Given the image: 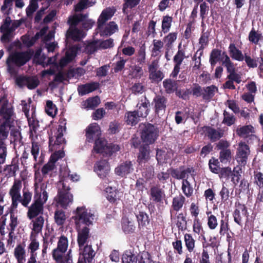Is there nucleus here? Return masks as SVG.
Instances as JSON below:
<instances>
[{"mask_svg":"<svg viewBox=\"0 0 263 263\" xmlns=\"http://www.w3.org/2000/svg\"><path fill=\"white\" fill-rule=\"evenodd\" d=\"M122 263H137V256L130 251H126L123 254L122 258Z\"/></svg>","mask_w":263,"mask_h":263,"instance_id":"864d4df0","label":"nucleus"},{"mask_svg":"<svg viewBox=\"0 0 263 263\" xmlns=\"http://www.w3.org/2000/svg\"><path fill=\"white\" fill-rule=\"evenodd\" d=\"M223 115V119L222 123L228 126H230L235 124L236 120L235 116L233 114H231L226 110H224Z\"/></svg>","mask_w":263,"mask_h":263,"instance_id":"603ef678","label":"nucleus"},{"mask_svg":"<svg viewBox=\"0 0 263 263\" xmlns=\"http://www.w3.org/2000/svg\"><path fill=\"white\" fill-rule=\"evenodd\" d=\"M95 171L100 177H105L110 171L108 162L105 160L97 162L95 165Z\"/></svg>","mask_w":263,"mask_h":263,"instance_id":"aec40b11","label":"nucleus"},{"mask_svg":"<svg viewBox=\"0 0 263 263\" xmlns=\"http://www.w3.org/2000/svg\"><path fill=\"white\" fill-rule=\"evenodd\" d=\"M182 190L183 193L187 197H190L193 192V187L189 181L186 179H184L182 181Z\"/></svg>","mask_w":263,"mask_h":263,"instance_id":"69168bd1","label":"nucleus"},{"mask_svg":"<svg viewBox=\"0 0 263 263\" xmlns=\"http://www.w3.org/2000/svg\"><path fill=\"white\" fill-rule=\"evenodd\" d=\"M41 193H39L35 189L34 195V200L31 205L28 207L27 213V217L29 219H32L43 214L44 205L43 203L41 202Z\"/></svg>","mask_w":263,"mask_h":263,"instance_id":"423d86ee","label":"nucleus"},{"mask_svg":"<svg viewBox=\"0 0 263 263\" xmlns=\"http://www.w3.org/2000/svg\"><path fill=\"white\" fill-rule=\"evenodd\" d=\"M185 201V197L182 195L174 197L172 201V208L176 212L179 211L183 206Z\"/></svg>","mask_w":263,"mask_h":263,"instance_id":"79ce46f5","label":"nucleus"},{"mask_svg":"<svg viewBox=\"0 0 263 263\" xmlns=\"http://www.w3.org/2000/svg\"><path fill=\"white\" fill-rule=\"evenodd\" d=\"M65 156V151L63 149L55 151L50 155L48 162L45 164L41 169L43 176H46L50 172L53 171L57 166H59V175L61 177L60 183L64 181L66 176V166L61 163L62 159Z\"/></svg>","mask_w":263,"mask_h":263,"instance_id":"f03ea898","label":"nucleus"},{"mask_svg":"<svg viewBox=\"0 0 263 263\" xmlns=\"http://www.w3.org/2000/svg\"><path fill=\"white\" fill-rule=\"evenodd\" d=\"M136 62L140 65H143L145 62L146 47L144 45L140 47L136 54Z\"/></svg>","mask_w":263,"mask_h":263,"instance_id":"a18cd8bd","label":"nucleus"},{"mask_svg":"<svg viewBox=\"0 0 263 263\" xmlns=\"http://www.w3.org/2000/svg\"><path fill=\"white\" fill-rule=\"evenodd\" d=\"M98 87V83L92 82L79 86L78 91L79 94L83 96L96 90Z\"/></svg>","mask_w":263,"mask_h":263,"instance_id":"c756f323","label":"nucleus"},{"mask_svg":"<svg viewBox=\"0 0 263 263\" xmlns=\"http://www.w3.org/2000/svg\"><path fill=\"white\" fill-rule=\"evenodd\" d=\"M232 158V152L230 149L220 151L219 159L222 163L230 162Z\"/></svg>","mask_w":263,"mask_h":263,"instance_id":"4d7b16f0","label":"nucleus"},{"mask_svg":"<svg viewBox=\"0 0 263 263\" xmlns=\"http://www.w3.org/2000/svg\"><path fill=\"white\" fill-rule=\"evenodd\" d=\"M262 37L261 33L252 28L249 34L248 39L250 42L257 44Z\"/></svg>","mask_w":263,"mask_h":263,"instance_id":"bf43d9fd","label":"nucleus"},{"mask_svg":"<svg viewBox=\"0 0 263 263\" xmlns=\"http://www.w3.org/2000/svg\"><path fill=\"white\" fill-rule=\"evenodd\" d=\"M140 0H124L122 11L124 14H128L129 10L137 6Z\"/></svg>","mask_w":263,"mask_h":263,"instance_id":"09e8293b","label":"nucleus"},{"mask_svg":"<svg viewBox=\"0 0 263 263\" xmlns=\"http://www.w3.org/2000/svg\"><path fill=\"white\" fill-rule=\"evenodd\" d=\"M149 73V78L153 82H159L161 81L164 77L163 72L159 70L153 71Z\"/></svg>","mask_w":263,"mask_h":263,"instance_id":"774afa93","label":"nucleus"},{"mask_svg":"<svg viewBox=\"0 0 263 263\" xmlns=\"http://www.w3.org/2000/svg\"><path fill=\"white\" fill-rule=\"evenodd\" d=\"M150 200L156 203L161 202L165 196L164 191L158 185L152 186L149 191Z\"/></svg>","mask_w":263,"mask_h":263,"instance_id":"a211bd4d","label":"nucleus"},{"mask_svg":"<svg viewBox=\"0 0 263 263\" xmlns=\"http://www.w3.org/2000/svg\"><path fill=\"white\" fill-rule=\"evenodd\" d=\"M30 239L31 242L28 246V249L30 251V255L36 256L35 251L39 249L40 243L36 240L35 236L33 234V232L31 233Z\"/></svg>","mask_w":263,"mask_h":263,"instance_id":"ea45409f","label":"nucleus"},{"mask_svg":"<svg viewBox=\"0 0 263 263\" xmlns=\"http://www.w3.org/2000/svg\"><path fill=\"white\" fill-rule=\"evenodd\" d=\"M139 130L141 139L145 145L153 144L159 136L158 128L150 123L141 124Z\"/></svg>","mask_w":263,"mask_h":263,"instance_id":"20e7f679","label":"nucleus"},{"mask_svg":"<svg viewBox=\"0 0 263 263\" xmlns=\"http://www.w3.org/2000/svg\"><path fill=\"white\" fill-rule=\"evenodd\" d=\"M94 3L89 0H80L79 2L74 6V10L76 12H80L84 9L91 7Z\"/></svg>","mask_w":263,"mask_h":263,"instance_id":"e2e57ef3","label":"nucleus"},{"mask_svg":"<svg viewBox=\"0 0 263 263\" xmlns=\"http://www.w3.org/2000/svg\"><path fill=\"white\" fill-rule=\"evenodd\" d=\"M101 34L106 36H110L118 30V27L117 24L114 22H110L109 23L98 27Z\"/></svg>","mask_w":263,"mask_h":263,"instance_id":"5701e85b","label":"nucleus"},{"mask_svg":"<svg viewBox=\"0 0 263 263\" xmlns=\"http://www.w3.org/2000/svg\"><path fill=\"white\" fill-rule=\"evenodd\" d=\"M163 86L165 89V91L169 94L173 93L178 87L176 81L170 79H165L163 82Z\"/></svg>","mask_w":263,"mask_h":263,"instance_id":"e433bc0d","label":"nucleus"},{"mask_svg":"<svg viewBox=\"0 0 263 263\" xmlns=\"http://www.w3.org/2000/svg\"><path fill=\"white\" fill-rule=\"evenodd\" d=\"M254 133V127L251 125L243 126L237 128L236 129V134L239 136L244 138L249 137H255V136L253 135Z\"/></svg>","mask_w":263,"mask_h":263,"instance_id":"cd10ccee","label":"nucleus"},{"mask_svg":"<svg viewBox=\"0 0 263 263\" xmlns=\"http://www.w3.org/2000/svg\"><path fill=\"white\" fill-rule=\"evenodd\" d=\"M136 227L134 221L129 218L124 217L122 219V229L123 231L127 234L132 233L135 231Z\"/></svg>","mask_w":263,"mask_h":263,"instance_id":"473e14b6","label":"nucleus"},{"mask_svg":"<svg viewBox=\"0 0 263 263\" xmlns=\"http://www.w3.org/2000/svg\"><path fill=\"white\" fill-rule=\"evenodd\" d=\"M80 248V255L82 256V259L79 258L77 263H91L96 255V252L92 248L90 244Z\"/></svg>","mask_w":263,"mask_h":263,"instance_id":"9d476101","label":"nucleus"},{"mask_svg":"<svg viewBox=\"0 0 263 263\" xmlns=\"http://www.w3.org/2000/svg\"><path fill=\"white\" fill-rule=\"evenodd\" d=\"M228 49L230 58L237 61H243L244 55L242 51L238 49L234 43H231Z\"/></svg>","mask_w":263,"mask_h":263,"instance_id":"c85d7f7f","label":"nucleus"},{"mask_svg":"<svg viewBox=\"0 0 263 263\" xmlns=\"http://www.w3.org/2000/svg\"><path fill=\"white\" fill-rule=\"evenodd\" d=\"M184 242L187 250L192 252L194 251L195 246V240L190 234H185L184 236Z\"/></svg>","mask_w":263,"mask_h":263,"instance_id":"6e6d98bb","label":"nucleus"},{"mask_svg":"<svg viewBox=\"0 0 263 263\" xmlns=\"http://www.w3.org/2000/svg\"><path fill=\"white\" fill-rule=\"evenodd\" d=\"M222 58L221 59L222 65L226 68L228 76H241V75L236 72V66L232 61L230 57L227 54L223 52L222 53Z\"/></svg>","mask_w":263,"mask_h":263,"instance_id":"2eb2a0df","label":"nucleus"},{"mask_svg":"<svg viewBox=\"0 0 263 263\" xmlns=\"http://www.w3.org/2000/svg\"><path fill=\"white\" fill-rule=\"evenodd\" d=\"M164 43L160 40L154 39L152 42L151 57L160 58L162 54Z\"/></svg>","mask_w":263,"mask_h":263,"instance_id":"a878e982","label":"nucleus"},{"mask_svg":"<svg viewBox=\"0 0 263 263\" xmlns=\"http://www.w3.org/2000/svg\"><path fill=\"white\" fill-rule=\"evenodd\" d=\"M134 165L132 161L127 160L119 164L115 169V173L121 177H126V176L133 172Z\"/></svg>","mask_w":263,"mask_h":263,"instance_id":"4468645a","label":"nucleus"},{"mask_svg":"<svg viewBox=\"0 0 263 263\" xmlns=\"http://www.w3.org/2000/svg\"><path fill=\"white\" fill-rule=\"evenodd\" d=\"M80 48L81 47L79 44L70 46L68 49L67 48V64L74 59Z\"/></svg>","mask_w":263,"mask_h":263,"instance_id":"4c0bfd02","label":"nucleus"},{"mask_svg":"<svg viewBox=\"0 0 263 263\" xmlns=\"http://www.w3.org/2000/svg\"><path fill=\"white\" fill-rule=\"evenodd\" d=\"M33 51L27 50L25 51H15L10 54L9 61L12 62L17 67H21L25 65L31 59Z\"/></svg>","mask_w":263,"mask_h":263,"instance_id":"0eeeda50","label":"nucleus"},{"mask_svg":"<svg viewBox=\"0 0 263 263\" xmlns=\"http://www.w3.org/2000/svg\"><path fill=\"white\" fill-rule=\"evenodd\" d=\"M136 216L140 228L146 227L149 224L150 219L146 213L139 212Z\"/></svg>","mask_w":263,"mask_h":263,"instance_id":"58836bf2","label":"nucleus"},{"mask_svg":"<svg viewBox=\"0 0 263 263\" xmlns=\"http://www.w3.org/2000/svg\"><path fill=\"white\" fill-rule=\"evenodd\" d=\"M107 141L102 138H98L96 140L95 145L92 151V153L95 152L96 153H102L104 155L106 149L107 147Z\"/></svg>","mask_w":263,"mask_h":263,"instance_id":"f704fd0d","label":"nucleus"},{"mask_svg":"<svg viewBox=\"0 0 263 263\" xmlns=\"http://www.w3.org/2000/svg\"><path fill=\"white\" fill-rule=\"evenodd\" d=\"M52 256L55 263H66V236L62 235L57 247L52 251Z\"/></svg>","mask_w":263,"mask_h":263,"instance_id":"6e6552de","label":"nucleus"},{"mask_svg":"<svg viewBox=\"0 0 263 263\" xmlns=\"http://www.w3.org/2000/svg\"><path fill=\"white\" fill-rule=\"evenodd\" d=\"M60 118L59 122L62 124L58 125L57 131L55 134V140L53 137H50L49 139V147L50 149H54L55 151L63 149L65 148L66 140L64 136V133L66 132V122L62 123Z\"/></svg>","mask_w":263,"mask_h":263,"instance_id":"39448f33","label":"nucleus"},{"mask_svg":"<svg viewBox=\"0 0 263 263\" xmlns=\"http://www.w3.org/2000/svg\"><path fill=\"white\" fill-rule=\"evenodd\" d=\"M18 170V165L17 164H11L6 165L3 170L0 165V175L4 178H9L11 177L15 176L16 172Z\"/></svg>","mask_w":263,"mask_h":263,"instance_id":"412c9836","label":"nucleus"},{"mask_svg":"<svg viewBox=\"0 0 263 263\" xmlns=\"http://www.w3.org/2000/svg\"><path fill=\"white\" fill-rule=\"evenodd\" d=\"M95 215L90 211L88 212L85 207H78L76 212V223L78 230V243L79 247L89 243L90 238L89 229L86 226L81 228V224H91Z\"/></svg>","mask_w":263,"mask_h":263,"instance_id":"f257e3e1","label":"nucleus"},{"mask_svg":"<svg viewBox=\"0 0 263 263\" xmlns=\"http://www.w3.org/2000/svg\"><path fill=\"white\" fill-rule=\"evenodd\" d=\"M100 103V99L98 96L93 98H90L87 99L84 102L83 105L88 109H94L97 107Z\"/></svg>","mask_w":263,"mask_h":263,"instance_id":"49530a36","label":"nucleus"},{"mask_svg":"<svg viewBox=\"0 0 263 263\" xmlns=\"http://www.w3.org/2000/svg\"><path fill=\"white\" fill-rule=\"evenodd\" d=\"M209 166L211 171L215 174H218L221 168L219 161L214 157L210 159Z\"/></svg>","mask_w":263,"mask_h":263,"instance_id":"052dcab7","label":"nucleus"},{"mask_svg":"<svg viewBox=\"0 0 263 263\" xmlns=\"http://www.w3.org/2000/svg\"><path fill=\"white\" fill-rule=\"evenodd\" d=\"M150 159L149 147L147 145H142L139 148L137 157V162L139 164L146 163Z\"/></svg>","mask_w":263,"mask_h":263,"instance_id":"393cba45","label":"nucleus"},{"mask_svg":"<svg viewBox=\"0 0 263 263\" xmlns=\"http://www.w3.org/2000/svg\"><path fill=\"white\" fill-rule=\"evenodd\" d=\"M137 258L138 263H152V262L150 254L145 251L140 253L137 256Z\"/></svg>","mask_w":263,"mask_h":263,"instance_id":"338daca9","label":"nucleus"},{"mask_svg":"<svg viewBox=\"0 0 263 263\" xmlns=\"http://www.w3.org/2000/svg\"><path fill=\"white\" fill-rule=\"evenodd\" d=\"M22 186V181L19 179H15L13 184L9 191L10 196L21 197L20 191Z\"/></svg>","mask_w":263,"mask_h":263,"instance_id":"a19ab883","label":"nucleus"},{"mask_svg":"<svg viewBox=\"0 0 263 263\" xmlns=\"http://www.w3.org/2000/svg\"><path fill=\"white\" fill-rule=\"evenodd\" d=\"M218 88L214 85L203 88L202 98L205 101H210L215 93L218 91Z\"/></svg>","mask_w":263,"mask_h":263,"instance_id":"2f4dec72","label":"nucleus"},{"mask_svg":"<svg viewBox=\"0 0 263 263\" xmlns=\"http://www.w3.org/2000/svg\"><path fill=\"white\" fill-rule=\"evenodd\" d=\"M227 76V78L228 79L223 84V87L224 89H235L236 88L234 85V82L237 84L240 83L241 82V76Z\"/></svg>","mask_w":263,"mask_h":263,"instance_id":"c9c22d12","label":"nucleus"},{"mask_svg":"<svg viewBox=\"0 0 263 263\" xmlns=\"http://www.w3.org/2000/svg\"><path fill=\"white\" fill-rule=\"evenodd\" d=\"M46 113L49 116L53 118L57 114L58 109L52 101L47 100L45 107Z\"/></svg>","mask_w":263,"mask_h":263,"instance_id":"de8ad7c7","label":"nucleus"},{"mask_svg":"<svg viewBox=\"0 0 263 263\" xmlns=\"http://www.w3.org/2000/svg\"><path fill=\"white\" fill-rule=\"evenodd\" d=\"M221 55V51L218 49H214L212 50L209 61L212 67L215 66L218 61L220 60V57Z\"/></svg>","mask_w":263,"mask_h":263,"instance_id":"5fc2aeb1","label":"nucleus"},{"mask_svg":"<svg viewBox=\"0 0 263 263\" xmlns=\"http://www.w3.org/2000/svg\"><path fill=\"white\" fill-rule=\"evenodd\" d=\"M126 122L128 125H134L139 121V117L136 111H130L125 115Z\"/></svg>","mask_w":263,"mask_h":263,"instance_id":"8fccbe9b","label":"nucleus"},{"mask_svg":"<svg viewBox=\"0 0 263 263\" xmlns=\"http://www.w3.org/2000/svg\"><path fill=\"white\" fill-rule=\"evenodd\" d=\"M167 99L161 95H157L153 99L152 105L154 106L155 112L158 116L164 114L167 106Z\"/></svg>","mask_w":263,"mask_h":263,"instance_id":"9b49d317","label":"nucleus"},{"mask_svg":"<svg viewBox=\"0 0 263 263\" xmlns=\"http://www.w3.org/2000/svg\"><path fill=\"white\" fill-rule=\"evenodd\" d=\"M142 177L145 181L152 179L154 175V168L152 165H146L142 172Z\"/></svg>","mask_w":263,"mask_h":263,"instance_id":"3c124183","label":"nucleus"},{"mask_svg":"<svg viewBox=\"0 0 263 263\" xmlns=\"http://www.w3.org/2000/svg\"><path fill=\"white\" fill-rule=\"evenodd\" d=\"M13 114L12 107L9 106L8 101H5L0 108V116L5 120L6 122L10 121Z\"/></svg>","mask_w":263,"mask_h":263,"instance_id":"b1692460","label":"nucleus"},{"mask_svg":"<svg viewBox=\"0 0 263 263\" xmlns=\"http://www.w3.org/2000/svg\"><path fill=\"white\" fill-rule=\"evenodd\" d=\"M88 17V14H74L69 16L67 23L69 25L67 30V39L71 38L74 41H80L82 31L78 28V25Z\"/></svg>","mask_w":263,"mask_h":263,"instance_id":"7ed1b4c3","label":"nucleus"},{"mask_svg":"<svg viewBox=\"0 0 263 263\" xmlns=\"http://www.w3.org/2000/svg\"><path fill=\"white\" fill-rule=\"evenodd\" d=\"M44 222V219L42 216L36 217L35 221L33 222V223L32 230L34 231V232L36 233V234H38L40 232L42 231Z\"/></svg>","mask_w":263,"mask_h":263,"instance_id":"680f3d73","label":"nucleus"},{"mask_svg":"<svg viewBox=\"0 0 263 263\" xmlns=\"http://www.w3.org/2000/svg\"><path fill=\"white\" fill-rule=\"evenodd\" d=\"M115 13V10L110 7L104 9L97 21V27H102L106 24V22L111 19Z\"/></svg>","mask_w":263,"mask_h":263,"instance_id":"6ab92c4d","label":"nucleus"},{"mask_svg":"<svg viewBox=\"0 0 263 263\" xmlns=\"http://www.w3.org/2000/svg\"><path fill=\"white\" fill-rule=\"evenodd\" d=\"M208 215V226L210 229L214 230L218 226V220L217 217L212 214L211 212L206 213Z\"/></svg>","mask_w":263,"mask_h":263,"instance_id":"0e129e2a","label":"nucleus"},{"mask_svg":"<svg viewBox=\"0 0 263 263\" xmlns=\"http://www.w3.org/2000/svg\"><path fill=\"white\" fill-rule=\"evenodd\" d=\"M62 182V188L59 189L58 194L54 198L56 206H60L63 209H66V188L64 181Z\"/></svg>","mask_w":263,"mask_h":263,"instance_id":"4be33fe9","label":"nucleus"},{"mask_svg":"<svg viewBox=\"0 0 263 263\" xmlns=\"http://www.w3.org/2000/svg\"><path fill=\"white\" fill-rule=\"evenodd\" d=\"M150 103L146 97H142L137 104V110L136 111L139 117H146L149 112Z\"/></svg>","mask_w":263,"mask_h":263,"instance_id":"f3484780","label":"nucleus"},{"mask_svg":"<svg viewBox=\"0 0 263 263\" xmlns=\"http://www.w3.org/2000/svg\"><path fill=\"white\" fill-rule=\"evenodd\" d=\"M173 18L168 15L164 16L162 21V31L166 33L170 31Z\"/></svg>","mask_w":263,"mask_h":263,"instance_id":"13d9d810","label":"nucleus"},{"mask_svg":"<svg viewBox=\"0 0 263 263\" xmlns=\"http://www.w3.org/2000/svg\"><path fill=\"white\" fill-rule=\"evenodd\" d=\"M177 33L171 32L164 37L163 42L165 44V49L171 50L173 47L174 43L177 39Z\"/></svg>","mask_w":263,"mask_h":263,"instance_id":"72a5a7b5","label":"nucleus"},{"mask_svg":"<svg viewBox=\"0 0 263 263\" xmlns=\"http://www.w3.org/2000/svg\"><path fill=\"white\" fill-rule=\"evenodd\" d=\"M193 172V168L188 167L183 169V167H180L179 170L172 169L171 173L172 177L177 179H183L188 176V174Z\"/></svg>","mask_w":263,"mask_h":263,"instance_id":"bb28decb","label":"nucleus"},{"mask_svg":"<svg viewBox=\"0 0 263 263\" xmlns=\"http://www.w3.org/2000/svg\"><path fill=\"white\" fill-rule=\"evenodd\" d=\"M250 152L249 146L245 142H239L236 149L235 159L239 165L245 166L247 164Z\"/></svg>","mask_w":263,"mask_h":263,"instance_id":"1a4fd4ad","label":"nucleus"},{"mask_svg":"<svg viewBox=\"0 0 263 263\" xmlns=\"http://www.w3.org/2000/svg\"><path fill=\"white\" fill-rule=\"evenodd\" d=\"M235 207L233 214L234 220L239 226H242L243 217L248 216L247 208L245 204L240 202L236 203Z\"/></svg>","mask_w":263,"mask_h":263,"instance_id":"f8f14e48","label":"nucleus"},{"mask_svg":"<svg viewBox=\"0 0 263 263\" xmlns=\"http://www.w3.org/2000/svg\"><path fill=\"white\" fill-rule=\"evenodd\" d=\"M14 255L18 263H23L25 259V250L21 245H18L14 249Z\"/></svg>","mask_w":263,"mask_h":263,"instance_id":"37998d69","label":"nucleus"},{"mask_svg":"<svg viewBox=\"0 0 263 263\" xmlns=\"http://www.w3.org/2000/svg\"><path fill=\"white\" fill-rule=\"evenodd\" d=\"M180 47L181 44H179L178 46V50L173 58L174 67L171 74L173 78H176L177 77L180 71L181 65L184 59L186 58L184 51L181 49Z\"/></svg>","mask_w":263,"mask_h":263,"instance_id":"ddd939ff","label":"nucleus"},{"mask_svg":"<svg viewBox=\"0 0 263 263\" xmlns=\"http://www.w3.org/2000/svg\"><path fill=\"white\" fill-rule=\"evenodd\" d=\"M203 128L205 135L212 142H216L223 137L224 132L220 128L215 129L208 126H204Z\"/></svg>","mask_w":263,"mask_h":263,"instance_id":"dca6fc26","label":"nucleus"},{"mask_svg":"<svg viewBox=\"0 0 263 263\" xmlns=\"http://www.w3.org/2000/svg\"><path fill=\"white\" fill-rule=\"evenodd\" d=\"M85 70L83 68L79 67L77 68H69L67 70V79L71 78H78L83 75Z\"/></svg>","mask_w":263,"mask_h":263,"instance_id":"c03bdc74","label":"nucleus"},{"mask_svg":"<svg viewBox=\"0 0 263 263\" xmlns=\"http://www.w3.org/2000/svg\"><path fill=\"white\" fill-rule=\"evenodd\" d=\"M99 134H100V127L97 123L90 124L86 129V136L89 142H91L93 137Z\"/></svg>","mask_w":263,"mask_h":263,"instance_id":"7c9ffc66","label":"nucleus"}]
</instances>
